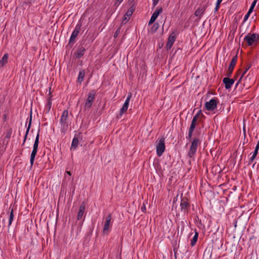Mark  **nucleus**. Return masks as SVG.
Masks as SVG:
<instances>
[{"label": "nucleus", "mask_w": 259, "mask_h": 259, "mask_svg": "<svg viewBox=\"0 0 259 259\" xmlns=\"http://www.w3.org/2000/svg\"><path fill=\"white\" fill-rule=\"evenodd\" d=\"M51 106H52V100H51V98H49L48 101V103L45 107V110H46L47 113H48L50 111Z\"/></svg>", "instance_id": "obj_27"}, {"label": "nucleus", "mask_w": 259, "mask_h": 259, "mask_svg": "<svg viewBox=\"0 0 259 259\" xmlns=\"http://www.w3.org/2000/svg\"><path fill=\"white\" fill-rule=\"evenodd\" d=\"M68 175H69V176L71 175V172L70 171H66V172Z\"/></svg>", "instance_id": "obj_47"}, {"label": "nucleus", "mask_w": 259, "mask_h": 259, "mask_svg": "<svg viewBox=\"0 0 259 259\" xmlns=\"http://www.w3.org/2000/svg\"><path fill=\"white\" fill-rule=\"evenodd\" d=\"M250 79V77H249V75H247L244 79V82L243 85L244 87H246V88H249L250 86V83L248 82V80ZM253 82L251 83L252 84Z\"/></svg>", "instance_id": "obj_23"}, {"label": "nucleus", "mask_w": 259, "mask_h": 259, "mask_svg": "<svg viewBox=\"0 0 259 259\" xmlns=\"http://www.w3.org/2000/svg\"><path fill=\"white\" fill-rule=\"evenodd\" d=\"M256 2H257V0H254L253 2H252L249 9L248 11H249V13H252L256 4Z\"/></svg>", "instance_id": "obj_33"}, {"label": "nucleus", "mask_w": 259, "mask_h": 259, "mask_svg": "<svg viewBox=\"0 0 259 259\" xmlns=\"http://www.w3.org/2000/svg\"><path fill=\"white\" fill-rule=\"evenodd\" d=\"M251 67V64H248V65H247L246 66L245 70L244 71V72H243V73L241 75V77H242L243 78L244 75L246 74L247 71Z\"/></svg>", "instance_id": "obj_34"}, {"label": "nucleus", "mask_w": 259, "mask_h": 259, "mask_svg": "<svg viewBox=\"0 0 259 259\" xmlns=\"http://www.w3.org/2000/svg\"><path fill=\"white\" fill-rule=\"evenodd\" d=\"M197 114L200 116V115L201 114V110H199Z\"/></svg>", "instance_id": "obj_46"}, {"label": "nucleus", "mask_w": 259, "mask_h": 259, "mask_svg": "<svg viewBox=\"0 0 259 259\" xmlns=\"http://www.w3.org/2000/svg\"><path fill=\"white\" fill-rule=\"evenodd\" d=\"M120 28H118L116 30L115 33L114 34V37H115V38L117 37L118 36V35H119V34L120 33Z\"/></svg>", "instance_id": "obj_35"}, {"label": "nucleus", "mask_w": 259, "mask_h": 259, "mask_svg": "<svg viewBox=\"0 0 259 259\" xmlns=\"http://www.w3.org/2000/svg\"><path fill=\"white\" fill-rule=\"evenodd\" d=\"M197 120L193 118L191 123L197 125Z\"/></svg>", "instance_id": "obj_44"}, {"label": "nucleus", "mask_w": 259, "mask_h": 259, "mask_svg": "<svg viewBox=\"0 0 259 259\" xmlns=\"http://www.w3.org/2000/svg\"><path fill=\"white\" fill-rule=\"evenodd\" d=\"M11 132H10V133H8L6 136L7 138H9L11 136Z\"/></svg>", "instance_id": "obj_45"}, {"label": "nucleus", "mask_w": 259, "mask_h": 259, "mask_svg": "<svg viewBox=\"0 0 259 259\" xmlns=\"http://www.w3.org/2000/svg\"><path fill=\"white\" fill-rule=\"evenodd\" d=\"M31 118H32V117H31V115H30V120H29V124H28V127H27V130H26V134H25V135L24 136V140H23V144L22 145H23L25 142H26V139H27V135L28 134V133H29V130L31 127Z\"/></svg>", "instance_id": "obj_22"}, {"label": "nucleus", "mask_w": 259, "mask_h": 259, "mask_svg": "<svg viewBox=\"0 0 259 259\" xmlns=\"http://www.w3.org/2000/svg\"><path fill=\"white\" fill-rule=\"evenodd\" d=\"M238 59L237 55H236L232 59L231 63L229 66L227 75L230 76L232 73L233 70L236 65Z\"/></svg>", "instance_id": "obj_10"}, {"label": "nucleus", "mask_w": 259, "mask_h": 259, "mask_svg": "<svg viewBox=\"0 0 259 259\" xmlns=\"http://www.w3.org/2000/svg\"><path fill=\"white\" fill-rule=\"evenodd\" d=\"M191 141V145L187 153V156L189 158H194L195 156L198 147L201 144V141L197 137H194Z\"/></svg>", "instance_id": "obj_2"}, {"label": "nucleus", "mask_w": 259, "mask_h": 259, "mask_svg": "<svg viewBox=\"0 0 259 259\" xmlns=\"http://www.w3.org/2000/svg\"><path fill=\"white\" fill-rule=\"evenodd\" d=\"M222 1H223V0H218L217 1L216 6L214 8V12H217L219 10V9L220 8V5L222 3Z\"/></svg>", "instance_id": "obj_32"}, {"label": "nucleus", "mask_w": 259, "mask_h": 259, "mask_svg": "<svg viewBox=\"0 0 259 259\" xmlns=\"http://www.w3.org/2000/svg\"><path fill=\"white\" fill-rule=\"evenodd\" d=\"M153 6L155 7L158 3L159 0H153Z\"/></svg>", "instance_id": "obj_40"}, {"label": "nucleus", "mask_w": 259, "mask_h": 259, "mask_svg": "<svg viewBox=\"0 0 259 259\" xmlns=\"http://www.w3.org/2000/svg\"><path fill=\"white\" fill-rule=\"evenodd\" d=\"M14 219V210L13 208H12L11 210L10 216H9V223H8V227H10V226L11 225L12 221Z\"/></svg>", "instance_id": "obj_26"}, {"label": "nucleus", "mask_w": 259, "mask_h": 259, "mask_svg": "<svg viewBox=\"0 0 259 259\" xmlns=\"http://www.w3.org/2000/svg\"><path fill=\"white\" fill-rule=\"evenodd\" d=\"M159 26V25L158 23H154L151 28V31L152 32H156L157 31V30L158 29Z\"/></svg>", "instance_id": "obj_29"}, {"label": "nucleus", "mask_w": 259, "mask_h": 259, "mask_svg": "<svg viewBox=\"0 0 259 259\" xmlns=\"http://www.w3.org/2000/svg\"><path fill=\"white\" fill-rule=\"evenodd\" d=\"M39 130H38V133L36 136V138H35V139L34 141V143L33 146V150H32L31 153H34V154H37L38 143H39Z\"/></svg>", "instance_id": "obj_17"}, {"label": "nucleus", "mask_w": 259, "mask_h": 259, "mask_svg": "<svg viewBox=\"0 0 259 259\" xmlns=\"http://www.w3.org/2000/svg\"><path fill=\"white\" fill-rule=\"evenodd\" d=\"M223 82L225 84V87L226 89H229L234 83V79L233 78H230L229 77H225L223 79Z\"/></svg>", "instance_id": "obj_14"}, {"label": "nucleus", "mask_w": 259, "mask_h": 259, "mask_svg": "<svg viewBox=\"0 0 259 259\" xmlns=\"http://www.w3.org/2000/svg\"><path fill=\"white\" fill-rule=\"evenodd\" d=\"M193 132H194V131H192V130H190V129L188 130V136L186 137L187 139H188L190 141H191L193 139L192 138V137L193 135Z\"/></svg>", "instance_id": "obj_31"}, {"label": "nucleus", "mask_w": 259, "mask_h": 259, "mask_svg": "<svg viewBox=\"0 0 259 259\" xmlns=\"http://www.w3.org/2000/svg\"><path fill=\"white\" fill-rule=\"evenodd\" d=\"M198 232L197 231H195V235L193 238V239L191 241V245L192 246H193L196 243L198 237Z\"/></svg>", "instance_id": "obj_24"}, {"label": "nucleus", "mask_w": 259, "mask_h": 259, "mask_svg": "<svg viewBox=\"0 0 259 259\" xmlns=\"http://www.w3.org/2000/svg\"><path fill=\"white\" fill-rule=\"evenodd\" d=\"M165 143L164 138H162L158 139V143L156 145V152L158 156L162 155L165 150Z\"/></svg>", "instance_id": "obj_5"}, {"label": "nucleus", "mask_w": 259, "mask_h": 259, "mask_svg": "<svg viewBox=\"0 0 259 259\" xmlns=\"http://www.w3.org/2000/svg\"><path fill=\"white\" fill-rule=\"evenodd\" d=\"M162 11L163 10L162 8H160L159 9H156L155 11V12L153 13L148 23L149 25L153 24L155 22V21L158 17V15L162 12Z\"/></svg>", "instance_id": "obj_11"}, {"label": "nucleus", "mask_w": 259, "mask_h": 259, "mask_svg": "<svg viewBox=\"0 0 259 259\" xmlns=\"http://www.w3.org/2000/svg\"><path fill=\"white\" fill-rule=\"evenodd\" d=\"M199 117V115H198V114H196L193 118L197 120L198 119Z\"/></svg>", "instance_id": "obj_43"}, {"label": "nucleus", "mask_w": 259, "mask_h": 259, "mask_svg": "<svg viewBox=\"0 0 259 259\" xmlns=\"http://www.w3.org/2000/svg\"><path fill=\"white\" fill-rule=\"evenodd\" d=\"M129 19H130V17H128L127 16V15H126V14H125V15L124 16V17H123V21H124V20H125V21H128V20H129Z\"/></svg>", "instance_id": "obj_41"}, {"label": "nucleus", "mask_w": 259, "mask_h": 259, "mask_svg": "<svg viewBox=\"0 0 259 259\" xmlns=\"http://www.w3.org/2000/svg\"><path fill=\"white\" fill-rule=\"evenodd\" d=\"M176 40V37L173 33L170 34L168 38V41L166 43V48L167 50L170 49L172 47L174 42Z\"/></svg>", "instance_id": "obj_15"}, {"label": "nucleus", "mask_w": 259, "mask_h": 259, "mask_svg": "<svg viewBox=\"0 0 259 259\" xmlns=\"http://www.w3.org/2000/svg\"><path fill=\"white\" fill-rule=\"evenodd\" d=\"M85 75V71L84 70H80L78 76L77 77V82L79 83H81L83 80L84 77Z\"/></svg>", "instance_id": "obj_21"}, {"label": "nucleus", "mask_w": 259, "mask_h": 259, "mask_svg": "<svg viewBox=\"0 0 259 259\" xmlns=\"http://www.w3.org/2000/svg\"><path fill=\"white\" fill-rule=\"evenodd\" d=\"M236 76H237V75H236V76L235 77V79H234V80L236 79Z\"/></svg>", "instance_id": "obj_50"}, {"label": "nucleus", "mask_w": 259, "mask_h": 259, "mask_svg": "<svg viewBox=\"0 0 259 259\" xmlns=\"http://www.w3.org/2000/svg\"><path fill=\"white\" fill-rule=\"evenodd\" d=\"M134 0H128L130 3H132Z\"/></svg>", "instance_id": "obj_49"}, {"label": "nucleus", "mask_w": 259, "mask_h": 259, "mask_svg": "<svg viewBox=\"0 0 259 259\" xmlns=\"http://www.w3.org/2000/svg\"><path fill=\"white\" fill-rule=\"evenodd\" d=\"M196 124H194L191 123L190 126L189 128V129L192 130V131H194L195 128L196 127Z\"/></svg>", "instance_id": "obj_37"}, {"label": "nucleus", "mask_w": 259, "mask_h": 259, "mask_svg": "<svg viewBox=\"0 0 259 259\" xmlns=\"http://www.w3.org/2000/svg\"><path fill=\"white\" fill-rule=\"evenodd\" d=\"M135 6L134 5H132L130 8L127 11V12L126 13V15H127V16L128 17H130L132 15V14H133V13L135 11Z\"/></svg>", "instance_id": "obj_25"}, {"label": "nucleus", "mask_w": 259, "mask_h": 259, "mask_svg": "<svg viewBox=\"0 0 259 259\" xmlns=\"http://www.w3.org/2000/svg\"><path fill=\"white\" fill-rule=\"evenodd\" d=\"M36 154H34V153H31V155H30V167H32L33 164H34V159H35V156H36Z\"/></svg>", "instance_id": "obj_28"}, {"label": "nucleus", "mask_w": 259, "mask_h": 259, "mask_svg": "<svg viewBox=\"0 0 259 259\" xmlns=\"http://www.w3.org/2000/svg\"><path fill=\"white\" fill-rule=\"evenodd\" d=\"M242 77L240 76V78L239 79L238 81L237 82V83L235 84V88H237V86L239 85V84L241 82Z\"/></svg>", "instance_id": "obj_38"}, {"label": "nucleus", "mask_w": 259, "mask_h": 259, "mask_svg": "<svg viewBox=\"0 0 259 259\" xmlns=\"http://www.w3.org/2000/svg\"><path fill=\"white\" fill-rule=\"evenodd\" d=\"M85 204L84 202H83L79 207V211L77 216V220H80L82 218L85 210Z\"/></svg>", "instance_id": "obj_16"}, {"label": "nucleus", "mask_w": 259, "mask_h": 259, "mask_svg": "<svg viewBox=\"0 0 259 259\" xmlns=\"http://www.w3.org/2000/svg\"><path fill=\"white\" fill-rule=\"evenodd\" d=\"M251 13H249V11H248V12L247 13V14L245 15V16L244 17L243 23L244 22H245L248 19V18L249 17Z\"/></svg>", "instance_id": "obj_36"}, {"label": "nucleus", "mask_w": 259, "mask_h": 259, "mask_svg": "<svg viewBox=\"0 0 259 259\" xmlns=\"http://www.w3.org/2000/svg\"><path fill=\"white\" fill-rule=\"evenodd\" d=\"M181 211L184 214H187L190 209V204L188 202L187 198H182L180 203Z\"/></svg>", "instance_id": "obj_4"}, {"label": "nucleus", "mask_w": 259, "mask_h": 259, "mask_svg": "<svg viewBox=\"0 0 259 259\" xmlns=\"http://www.w3.org/2000/svg\"><path fill=\"white\" fill-rule=\"evenodd\" d=\"M131 97H132V94L130 93L128 95L122 108L120 110L119 114L120 116H121L123 114V113L127 111L128 107V105H129V102H130Z\"/></svg>", "instance_id": "obj_9"}, {"label": "nucleus", "mask_w": 259, "mask_h": 259, "mask_svg": "<svg viewBox=\"0 0 259 259\" xmlns=\"http://www.w3.org/2000/svg\"><path fill=\"white\" fill-rule=\"evenodd\" d=\"M78 142V138L75 136L72 140L70 149L73 150L76 149L77 147Z\"/></svg>", "instance_id": "obj_20"}, {"label": "nucleus", "mask_w": 259, "mask_h": 259, "mask_svg": "<svg viewBox=\"0 0 259 259\" xmlns=\"http://www.w3.org/2000/svg\"><path fill=\"white\" fill-rule=\"evenodd\" d=\"M244 40L247 43L248 46H252L255 42L259 40V37L256 33H248L245 36Z\"/></svg>", "instance_id": "obj_3"}, {"label": "nucleus", "mask_w": 259, "mask_h": 259, "mask_svg": "<svg viewBox=\"0 0 259 259\" xmlns=\"http://www.w3.org/2000/svg\"><path fill=\"white\" fill-rule=\"evenodd\" d=\"M258 149H259V141H258L257 144L256 145V147L255 148V150L254 151H256V153H258Z\"/></svg>", "instance_id": "obj_39"}, {"label": "nucleus", "mask_w": 259, "mask_h": 259, "mask_svg": "<svg viewBox=\"0 0 259 259\" xmlns=\"http://www.w3.org/2000/svg\"><path fill=\"white\" fill-rule=\"evenodd\" d=\"M123 0H117V2L119 3V4L121 3Z\"/></svg>", "instance_id": "obj_48"}, {"label": "nucleus", "mask_w": 259, "mask_h": 259, "mask_svg": "<svg viewBox=\"0 0 259 259\" xmlns=\"http://www.w3.org/2000/svg\"><path fill=\"white\" fill-rule=\"evenodd\" d=\"M9 55L6 53L4 55L2 59L0 60V69L4 67L8 63Z\"/></svg>", "instance_id": "obj_18"}, {"label": "nucleus", "mask_w": 259, "mask_h": 259, "mask_svg": "<svg viewBox=\"0 0 259 259\" xmlns=\"http://www.w3.org/2000/svg\"><path fill=\"white\" fill-rule=\"evenodd\" d=\"M85 49L84 47H81L79 48L75 53V56L76 58H81L84 54Z\"/></svg>", "instance_id": "obj_19"}, {"label": "nucleus", "mask_w": 259, "mask_h": 259, "mask_svg": "<svg viewBox=\"0 0 259 259\" xmlns=\"http://www.w3.org/2000/svg\"><path fill=\"white\" fill-rule=\"evenodd\" d=\"M257 154V153H256V151L253 152L252 155L249 159V161H248L249 164H251L253 161V160L255 158Z\"/></svg>", "instance_id": "obj_30"}, {"label": "nucleus", "mask_w": 259, "mask_h": 259, "mask_svg": "<svg viewBox=\"0 0 259 259\" xmlns=\"http://www.w3.org/2000/svg\"><path fill=\"white\" fill-rule=\"evenodd\" d=\"M217 106V100L215 99H211L208 102H206L205 107L208 111H213Z\"/></svg>", "instance_id": "obj_8"}, {"label": "nucleus", "mask_w": 259, "mask_h": 259, "mask_svg": "<svg viewBox=\"0 0 259 259\" xmlns=\"http://www.w3.org/2000/svg\"><path fill=\"white\" fill-rule=\"evenodd\" d=\"M96 92L95 90L91 91L88 94V97L85 101L84 107L90 108L92 107L93 102L95 99Z\"/></svg>", "instance_id": "obj_6"}, {"label": "nucleus", "mask_w": 259, "mask_h": 259, "mask_svg": "<svg viewBox=\"0 0 259 259\" xmlns=\"http://www.w3.org/2000/svg\"><path fill=\"white\" fill-rule=\"evenodd\" d=\"M81 23H78L75 27L74 30L72 33V34L70 37L69 39V44H73L75 42V38L77 37V36L78 35V33H79L80 29H81Z\"/></svg>", "instance_id": "obj_7"}, {"label": "nucleus", "mask_w": 259, "mask_h": 259, "mask_svg": "<svg viewBox=\"0 0 259 259\" xmlns=\"http://www.w3.org/2000/svg\"><path fill=\"white\" fill-rule=\"evenodd\" d=\"M70 123L68 119V111L67 110H64L60 119V131L62 133L65 134L66 133Z\"/></svg>", "instance_id": "obj_1"}, {"label": "nucleus", "mask_w": 259, "mask_h": 259, "mask_svg": "<svg viewBox=\"0 0 259 259\" xmlns=\"http://www.w3.org/2000/svg\"><path fill=\"white\" fill-rule=\"evenodd\" d=\"M146 206L145 205V204H143V206L141 207V210L143 211V212H145L146 211Z\"/></svg>", "instance_id": "obj_42"}, {"label": "nucleus", "mask_w": 259, "mask_h": 259, "mask_svg": "<svg viewBox=\"0 0 259 259\" xmlns=\"http://www.w3.org/2000/svg\"><path fill=\"white\" fill-rule=\"evenodd\" d=\"M206 9V6H203L202 7H199L198 9L195 11L194 13V15L196 17H198V19L200 20L201 17L204 14L205 10Z\"/></svg>", "instance_id": "obj_12"}, {"label": "nucleus", "mask_w": 259, "mask_h": 259, "mask_svg": "<svg viewBox=\"0 0 259 259\" xmlns=\"http://www.w3.org/2000/svg\"><path fill=\"white\" fill-rule=\"evenodd\" d=\"M111 220V214H108L105 218V222L103 227V232L104 233H106L109 229V226Z\"/></svg>", "instance_id": "obj_13"}]
</instances>
